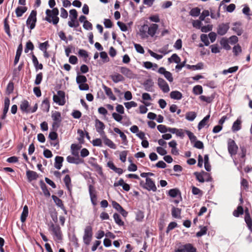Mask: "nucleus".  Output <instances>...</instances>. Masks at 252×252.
<instances>
[{
    "mask_svg": "<svg viewBox=\"0 0 252 252\" xmlns=\"http://www.w3.org/2000/svg\"><path fill=\"white\" fill-rule=\"evenodd\" d=\"M158 26L157 24H151L149 26L144 24L139 29V35L141 38L147 39L149 36L154 37L158 31Z\"/></svg>",
    "mask_w": 252,
    "mask_h": 252,
    "instance_id": "nucleus-1",
    "label": "nucleus"
},
{
    "mask_svg": "<svg viewBox=\"0 0 252 252\" xmlns=\"http://www.w3.org/2000/svg\"><path fill=\"white\" fill-rule=\"evenodd\" d=\"M52 10L47 9L46 10V17L45 20L50 23H52L54 25H57L59 22V11L58 8H52Z\"/></svg>",
    "mask_w": 252,
    "mask_h": 252,
    "instance_id": "nucleus-2",
    "label": "nucleus"
},
{
    "mask_svg": "<svg viewBox=\"0 0 252 252\" xmlns=\"http://www.w3.org/2000/svg\"><path fill=\"white\" fill-rule=\"evenodd\" d=\"M49 230L51 231L55 241H59L63 239V234L61 228L59 225L55 224L53 222H51L49 224Z\"/></svg>",
    "mask_w": 252,
    "mask_h": 252,
    "instance_id": "nucleus-3",
    "label": "nucleus"
},
{
    "mask_svg": "<svg viewBox=\"0 0 252 252\" xmlns=\"http://www.w3.org/2000/svg\"><path fill=\"white\" fill-rule=\"evenodd\" d=\"M38 108V105L35 103L33 108L30 107L29 102L27 100H24L21 102L20 109L23 113H32L35 112Z\"/></svg>",
    "mask_w": 252,
    "mask_h": 252,
    "instance_id": "nucleus-4",
    "label": "nucleus"
},
{
    "mask_svg": "<svg viewBox=\"0 0 252 252\" xmlns=\"http://www.w3.org/2000/svg\"><path fill=\"white\" fill-rule=\"evenodd\" d=\"M93 228L91 225L86 226L83 236V241L86 245H89L93 237Z\"/></svg>",
    "mask_w": 252,
    "mask_h": 252,
    "instance_id": "nucleus-5",
    "label": "nucleus"
},
{
    "mask_svg": "<svg viewBox=\"0 0 252 252\" xmlns=\"http://www.w3.org/2000/svg\"><path fill=\"white\" fill-rule=\"evenodd\" d=\"M36 14L37 12L35 10H32L29 16L28 17L26 24L28 26H29V28L30 30L33 29L36 25L37 19H36Z\"/></svg>",
    "mask_w": 252,
    "mask_h": 252,
    "instance_id": "nucleus-6",
    "label": "nucleus"
},
{
    "mask_svg": "<svg viewBox=\"0 0 252 252\" xmlns=\"http://www.w3.org/2000/svg\"><path fill=\"white\" fill-rule=\"evenodd\" d=\"M51 117L53 120V128L57 130L59 127L62 122L61 114L60 112L55 111L52 114Z\"/></svg>",
    "mask_w": 252,
    "mask_h": 252,
    "instance_id": "nucleus-7",
    "label": "nucleus"
},
{
    "mask_svg": "<svg viewBox=\"0 0 252 252\" xmlns=\"http://www.w3.org/2000/svg\"><path fill=\"white\" fill-rule=\"evenodd\" d=\"M53 101L59 105H63L65 103V93L63 91H59L57 95L54 94L53 97Z\"/></svg>",
    "mask_w": 252,
    "mask_h": 252,
    "instance_id": "nucleus-8",
    "label": "nucleus"
},
{
    "mask_svg": "<svg viewBox=\"0 0 252 252\" xmlns=\"http://www.w3.org/2000/svg\"><path fill=\"white\" fill-rule=\"evenodd\" d=\"M238 147L234 140L229 139L228 140V151L229 153L232 155H235L237 153Z\"/></svg>",
    "mask_w": 252,
    "mask_h": 252,
    "instance_id": "nucleus-9",
    "label": "nucleus"
},
{
    "mask_svg": "<svg viewBox=\"0 0 252 252\" xmlns=\"http://www.w3.org/2000/svg\"><path fill=\"white\" fill-rule=\"evenodd\" d=\"M229 29V24L228 23H221L217 27V33L220 35L225 34Z\"/></svg>",
    "mask_w": 252,
    "mask_h": 252,
    "instance_id": "nucleus-10",
    "label": "nucleus"
},
{
    "mask_svg": "<svg viewBox=\"0 0 252 252\" xmlns=\"http://www.w3.org/2000/svg\"><path fill=\"white\" fill-rule=\"evenodd\" d=\"M175 252H197L196 249L191 244L188 243L183 245L181 249H178Z\"/></svg>",
    "mask_w": 252,
    "mask_h": 252,
    "instance_id": "nucleus-11",
    "label": "nucleus"
},
{
    "mask_svg": "<svg viewBox=\"0 0 252 252\" xmlns=\"http://www.w3.org/2000/svg\"><path fill=\"white\" fill-rule=\"evenodd\" d=\"M120 71L122 74L129 79L134 78L135 74L130 69L125 66L119 67Z\"/></svg>",
    "mask_w": 252,
    "mask_h": 252,
    "instance_id": "nucleus-12",
    "label": "nucleus"
},
{
    "mask_svg": "<svg viewBox=\"0 0 252 252\" xmlns=\"http://www.w3.org/2000/svg\"><path fill=\"white\" fill-rule=\"evenodd\" d=\"M146 186H143V188L149 191L152 190L154 192L156 191L157 187L155 182L150 178H146Z\"/></svg>",
    "mask_w": 252,
    "mask_h": 252,
    "instance_id": "nucleus-13",
    "label": "nucleus"
},
{
    "mask_svg": "<svg viewBox=\"0 0 252 252\" xmlns=\"http://www.w3.org/2000/svg\"><path fill=\"white\" fill-rule=\"evenodd\" d=\"M89 194L92 203L93 205L95 206L97 204V196L96 194V191L94 187L90 185L89 186Z\"/></svg>",
    "mask_w": 252,
    "mask_h": 252,
    "instance_id": "nucleus-14",
    "label": "nucleus"
},
{
    "mask_svg": "<svg viewBox=\"0 0 252 252\" xmlns=\"http://www.w3.org/2000/svg\"><path fill=\"white\" fill-rule=\"evenodd\" d=\"M95 126L96 131L99 133L101 136L104 135L105 133L104 131L105 125L104 123L99 120L96 119L95 121Z\"/></svg>",
    "mask_w": 252,
    "mask_h": 252,
    "instance_id": "nucleus-15",
    "label": "nucleus"
},
{
    "mask_svg": "<svg viewBox=\"0 0 252 252\" xmlns=\"http://www.w3.org/2000/svg\"><path fill=\"white\" fill-rule=\"evenodd\" d=\"M158 84L163 92L168 93L169 91V87L163 79L159 78L158 80Z\"/></svg>",
    "mask_w": 252,
    "mask_h": 252,
    "instance_id": "nucleus-16",
    "label": "nucleus"
},
{
    "mask_svg": "<svg viewBox=\"0 0 252 252\" xmlns=\"http://www.w3.org/2000/svg\"><path fill=\"white\" fill-rule=\"evenodd\" d=\"M26 176L29 182L35 180L38 178V174L36 172L30 170H27Z\"/></svg>",
    "mask_w": 252,
    "mask_h": 252,
    "instance_id": "nucleus-17",
    "label": "nucleus"
},
{
    "mask_svg": "<svg viewBox=\"0 0 252 252\" xmlns=\"http://www.w3.org/2000/svg\"><path fill=\"white\" fill-rule=\"evenodd\" d=\"M145 90L148 92H153L154 82L151 79L146 80L143 83Z\"/></svg>",
    "mask_w": 252,
    "mask_h": 252,
    "instance_id": "nucleus-18",
    "label": "nucleus"
},
{
    "mask_svg": "<svg viewBox=\"0 0 252 252\" xmlns=\"http://www.w3.org/2000/svg\"><path fill=\"white\" fill-rule=\"evenodd\" d=\"M110 77L112 79V80L115 83H117L119 82H122L125 80L124 77L119 73H116L114 74L111 75L110 76Z\"/></svg>",
    "mask_w": 252,
    "mask_h": 252,
    "instance_id": "nucleus-19",
    "label": "nucleus"
},
{
    "mask_svg": "<svg viewBox=\"0 0 252 252\" xmlns=\"http://www.w3.org/2000/svg\"><path fill=\"white\" fill-rule=\"evenodd\" d=\"M101 137L103 140L104 143L106 145L108 146L110 148H112L113 149H115L116 148V145L113 143V142L112 140H111L110 139H109V138H108L107 137V136L106 135V134H104V135H103L101 136Z\"/></svg>",
    "mask_w": 252,
    "mask_h": 252,
    "instance_id": "nucleus-20",
    "label": "nucleus"
},
{
    "mask_svg": "<svg viewBox=\"0 0 252 252\" xmlns=\"http://www.w3.org/2000/svg\"><path fill=\"white\" fill-rule=\"evenodd\" d=\"M241 24L240 23H235L233 24V27H232V30L238 35H241L243 32V30L242 28L241 27Z\"/></svg>",
    "mask_w": 252,
    "mask_h": 252,
    "instance_id": "nucleus-21",
    "label": "nucleus"
},
{
    "mask_svg": "<svg viewBox=\"0 0 252 252\" xmlns=\"http://www.w3.org/2000/svg\"><path fill=\"white\" fill-rule=\"evenodd\" d=\"M63 158L61 156H57L55 159L54 166L57 169H60L63 165Z\"/></svg>",
    "mask_w": 252,
    "mask_h": 252,
    "instance_id": "nucleus-22",
    "label": "nucleus"
},
{
    "mask_svg": "<svg viewBox=\"0 0 252 252\" xmlns=\"http://www.w3.org/2000/svg\"><path fill=\"white\" fill-rule=\"evenodd\" d=\"M66 160L70 163L79 164L83 162V160L79 157L74 158V157L68 156L66 158Z\"/></svg>",
    "mask_w": 252,
    "mask_h": 252,
    "instance_id": "nucleus-23",
    "label": "nucleus"
},
{
    "mask_svg": "<svg viewBox=\"0 0 252 252\" xmlns=\"http://www.w3.org/2000/svg\"><path fill=\"white\" fill-rule=\"evenodd\" d=\"M52 198L56 204L64 211L65 213H66L63 201L55 195H53L52 196Z\"/></svg>",
    "mask_w": 252,
    "mask_h": 252,
    "instance_id": "nucleus-24",
    "label": "nucleus"
},
{
    "mask_svg": "<svg viewBox=\"0 0 252 252\" xmlns=\"http://www.w3.org/2000/svg\"><path fill=\"white\" fill-rule=\"evenodd\" d=\"M103 88L105 91L106 94L109 97L110 99L113 100H115L116 99V97L113 94L111 88L105 85H103Z\"/></svg>",
    "mask_w": 252,
    "mask_h": 252,
    "instance_id": "nucleus-25",
    "label": "nucleus"
},
{
    "mask_svg": "<svg viewBox=\"0 0 252 252\" xmlns=\"http://www.w3.org/2000/svg\"><path fill=\"white\" fill-rule=\"evenodd\" d=\"M39 185L40 188L43 192L44 195L46 197H49L50 196V193L47 189V187L45 183L43 180H40L39 182Z\"/></svg>",
    "mask_w": 252,
    "mask_h": 252,
    "instance_id": "nucleus-26",
    "label": "nucleus"
},
{
    "mask_svg": "<svg viewBox=\"0 0 252 252\" xmlns=\"http://www.w3.org/2000/svg\"><path fill=\"white\" fill-rule=\"evenodd\" d=\"M81 146L78 144H72L71 145V150L72 154L77 157H79V150L80 149Z\"/></svg>",
    "mask_w": 252,
    "mask_h": 252,
    "instance_id": "nucleus-27",
    "label": "nucleus"
},
{
    "mask_svg": "<svg viewBox=\"0 0 252 252\" xmlns=\"http://www.w3.org/2000/svg\"><path fill=\"white\" fill-rule=\"evenodd\" d=\"M29 215V209L27 205L24 206L21 214L20 220L22 222H25Z\"/></svg>",
    "mask_w": 252,
    "mask_h": 252,
    "instance_id": "nucleus-28",
    "label": "nucleus"
},
{
    "mask_svg": "<svg viewBox=\"0 0 252 252\" xmlns=\"http://www.w3.org/2000/svg\"><path fill=\"white\" fill-rule=\"evenodd\" d=\"M32 61L33 64L36 70L37 69H43V65L42 63H39L37 58L36 56L32 54Z\"/></svg>",
    "mask_w": 252,
    "mask_h": 252,
    "instance_id": "nucleus-29",
    "label": "nucleus"
},
{
    "mask_svg": "<svg viewBox=\"0 0 252 252\" xmlns=\"http://www.w3.org/2000/svg\"><path fill=\"white\" fill-rule=\"evenodd\" d=\"M186 66L189 69H192V70H199V69H202L203 68L204 64H203V63L200 62V63H198L196 65L187 64L186 65Z\"/></svg>",
    "mask_w": 252,
    "mask_h": 252,
    "instance_id": "nucleus-30",
    "label": "nucleus"
},
{
    "mask_svg": "<svg viewBox=\"0 0 252 252\" xmlns=\"http://www.w3.org/2000/svg\"><path fill=\"white\" fill-rule=\"evenodd\" d=\"M63 182L65 184V185L68 190V191L71 192V181L70 177L69 175H66L65 177L63 179Z\"/></svg>",
    "mask_w": 252,
    "mask_h": 252,
    "instance_id": "nucleus-31",
    "label": "nucleus"
},
{
    "mask_svg": "<svg viewBox=\"0 0 252 252\" xmlns=\"http://www.w3.org/2000/svg\"><path fill=\"white\" fill-rule=\"evenodd\" d=\"M181 210L178 208L173 207L171 210V214L174 218H181Z\"/></svg>",
    "mask_w": 252,
    "mask_h": 252,
    "instance_id": "nucleus-32",
    "label": "nucleus"
},
{
    "mask_svg": "<svg viewBox=\"0 0 252 252\" xmlns=\"http://www.w3.org/2000/svg\"><path fill=\"white\" fill-rule=\"evenodd\" d=\"M28 8L26 6H18L16 8L15 10V13L17 17H19L23 15V14L25 13Z\"/></svg>",
    "mask_w": 252,
    "mask_h": 252,
    "instance_id": "nucleus-33",
    "label": "nucleus"
},
{
    "mask_svg": "<svg viewBox=\"0 0 252 252\" xmlns=\"http://www.w3.org/2000/svg\"><path fill=\"white\" fill-rule=\"evenodd\" d=\"M50 107L49 99L48 98H45L41 104L42 110L44 111L48 112Z\"/></svg>",
    "mask_w": 252,
    "mask_h": 252,
    "instance_id": "nucleus-34",
    "label": "nucleus"
},
{
    "mask_svg": "<svg viewBox=\"0 0 252 252\" xmlns=\"http://www.w3.org/2000/svg\"><path fill=\"white\" fill-rule=\"evenodd\" d=\"M4 30L7 35L9 37H11V34L10 32V26L8 24V16L4 19Z\"/></svg>",
    "mask_w": 252,
    "mask_h": 252,
    "instance_id": "nucleus-35",
    "label": "nucleus"
},
{
    "mask_svg": "<svg viewBox=\"0 0 252 252\" xmlns=\"http://www.w3.org/2000/svg\"><path fill=\"white\" fill-rule=\"evenodd\" d=\"M241 121L239 119H237L236 121H235L232 126V130L233 132H236L239 130L241 128Z\"/></svg>",
    "mask_w": 252,
    "mask_h": 252,
    "instance_id": "nucleus-36",
    "label": "nucleus"
},
{
    "mask_svg": "<svg viewBox=\"0 0 252 252\" xmlns=\"http://www.w3.org/2000/svg\"><path fill=\"white\" fill-rule=\"evenodd\" d=\"M220 44L226 50H229L231 49V47L228 44V39L226 38H222L220 41Z\"/></svg>",
    "mask_w": 252,
    "mask_h": 252,
    "instance_id": "nucleus-37",
    "label": "nucleus"
},
{
    "mask_svg": "<svg viewBox=\"0 0 252 252\" xmlns=\"http://www.w3.org/2000/svg\"><path fill=\"white\" fill-rule=\"evenodd\" d=\"M170 95L172 98L177 100L181 99L183 96L182 93L177 91L171 92Z\"/></svg>",
    "mask_w": 252,
    "mask_h": 252,
    "instance_id": "nucleus-38",
    "label": "nucleus"
},
{
    "mask_svg": "<svg viewBox=\"0 0 252 252\" xmlns=\"http://www.w3.org/2000/svg\"><path fill=\"white\" fill-rule=\"evenodd\" d=\"M210 117V115H207L199 123L198 125V128L199 130L201 129L205 126L207 124V122L209 120Z\"/></svg>",
    "mask_w": 252,
    "mask_h": 252,
    "instance_id": "nucleus-39",
    "label": "nucleus"
},
{
    "mask_svg": "<svg viewBox=\"0 0 252 252\" xmlns=\"http://www.w3.org/2000/svg\"><path fill=\"white\" fill-rule=\"evenodd\" d=\"M244 210L242 206H238L237 209L233 212V215L235 217H239L244 214Z\"/></svg>",
    "mask_w": 252,
    "mask_h": 252,
    "instance_id": "nucleus-40",
    "label": "nucleus"
},
{
    "mask_svg": "<svg viewBox=\"0 0 252 252\" xmlns=\"http://www.w3.org/2000/svg\"><path fill=\"white\" fill-rule=\"evenodd\" d=\"M76 81V83L79 85L84 83H86L87 81V79L85 76L83 75H80L78 73Z\"/></svg>",
    "mask_w": 252,
    "mask_h": 252,
    "instance_id": "nucleus-41",
    "label": "nucleus"
},
{
    "mask_svg": "<svg viewBox=\"0 0 252 252\" xmlns=\"http://www.w3.org/2000/svg\"><path fill=\"white\" fill-rule=\"evenodd\" d=\"M244 220L249 230L252 232V219L251 216H245Z\"/></svg>",
    "mask_w": 252,
    "mask_h": 252,
    "instance_id": "nucleus-42",
    "label": "nucleus"
},
{
    "mask_svg": "<svg viewBox=\"0 0 252 252\" xmlns=\"http://www.w3.org/2000/svg\"><path fill=\"white\" fill-rule=\"evenodd\" d=\"M196 117V113L193 111L188 112L186 114V119L189 121H193Z\"/></svg>",
    "mask_w": 252,
    "mask_h": 252,
    "instance_id": "nucleus-43",
    "label": "nucleus"
},
{
    "mask_svg": "<svg viewBox=\"0 0 252 252\" xmlns=\"http://www.w3.org/2000/svg\"><path fill=\"white\" fill-rule=\"evenodd\" d=\"M113 218L115 222L119 226H123L124 225V222L121 219L120 216L117 213H114Z\"/></svg>",
    "mask_w": 252,
    "mask_h": 252,
    "instance_id": "nucleus-44",
    "label": "nucleus"
},
{
    "mask_svg": "<svg viewBox=\"0 0 252 252\" xmlns=\"http://www.w3.org/2000/svg\"><path fill=\"white\" fill-rule=\"evenodd\" d=\"M199 98L201 100L204 101V102H206L208 103H211L213 101V100L215 98V96L213 95H212L210 96H206L205 95H201V96H200Z\"/></svg>",
    "mask_w": 252,
    "mask_h": 252,
    "instance_id": "nucleus-45",
    "label": "nucleus"
},
{
    "mask_svg": "<svg viewBox=\"0 0 252 252\" xmlns=\"http://www.w3.org/2000/svg\"><path fill=\"white\" fill-rule=\"evenodd\" d=\"M34 49V45L32 42L30 40L26 43L24 51L26 53H28L30 50L32 51Z\"/></svg>",
    "mask_w": 252,
    "mask_h": 252,
    "instance_id": "nucleus-46",
    "label": "nucleus"
},
{
    "mask_svg": "<svg viewBox=\"0 0 252 252\" xmlns=\"http://www.w3.org/2000/svg\"><path fill=\"white\" fill-rule=\"evenodd\" d=\"M194 175L195 176L196 180L199 182L204 183L205 182L204 176L202 171L200 173L195 172L194 173Z\"/></svg>",
    "mask_w": 252,
    "mask_h": 252,
    "instance_id": "nucleus-47",
    "label": "nucleus"
},
{
    "mask_svg": "<svg viewBox=\"0 0 252 252\" xmlns=\"http://www.w3.org/2000/svg\"><path fill=\"white\" fill-rule=\"evenodd\" d=\"M168 61L170 63L174 62L175 63H179L181 61V59L176 54H173L170 58H168Z\"/></svg>",
    "mask_w": 252,
    "mask_h": 252,
    "instance_id": "nucleus-48",
    "label": "nucleus"
},
{
    "mask_svg": "<svg viewBox=\"0 0 252 252\" xmlns=\"http://www.w3.org/2000/svg\"><path fill=\"white\" fill-rule=\"evenodd\" d=\"M200 13V9L198 7H195L192 8L189 12L190 15L193 17H197L199 16Z\"/></svg>",
    "mask_w": 252,
    "mask_h": 252,
    "instance_id": "nucleus-49",
    "label": "nucleus"
},
{
    "mask_svg": "<svg viewBox=\"0 0 252 252\" xmlns=\"http://www.w3.org/2000/svg\"><path fill=\"white\" fill-rule=\"evenodd\" d=\"M241 186L244 190L247 191L249 189V185L248 181L244 178H242L241 181Z\"/></svg>",
    "mask_w": 252,
    "mask_h": 252,
    "instance_id": "nucleus-50",
    "label": "nucleus"
},
{
    "mask_svg": "<svg viewBox=\"0 0 252 252\" xmlns=\"http://www.w3.org/2000/svg\"><path fill=\"white\" fill-rule=\"evenodd\" d=\"M193 92L195 94H200L203 93V89L201 86L196 85L193 88Z\"/></svg>",
    "mask_w": 252,
    "mask_h": 252,
    "instance_id": "nucleus-51",
    "label": "nucleus"
},
{
    "mask_svg": "<svg viewBox=\"0 0 252 252\" xmlns=\"http://www.w3.org/2000/svg\"><path fill=\"white\" fill-rule=\"evenodd\" d=\"M233 52L236 56L242 52V48L239 44H237L233 47Z\"/></svg>",
    "mask_w": 252,
    "mask_h": 252,
    "instance_id": "nucleus-52",
    "label": "nucleus"
},
{
    "mask_svg": "<svg viewBox=\"0 0 252 252\" xmlns=\"http://www.w3.org/2000/svg\"><path fill=\"white\" fill-rule=\"evenodd\" d=\"M77 133L79 135V137L78 138V140L80 143H83L85 133L80 129H78Z\"/></svg>",
    "mask_w": 252,
    "mask_h": 252,
    "instance_id": "nucleus-53",
    "label": "nucleus"
},
{
    "mask_svg": "<svg viewBox=\"0 0 252 252\" xmlns=\"http://www.w3.org/2000/svg\"><path fill=\"white\" fill-rule=\"evenodd\" d=\"M43 79V73L42 72H39L38 73L35 78V80L34 81V84L36 85H39Z\"/></svg>",
    "mask_w": 252,
    "mask_h": 252,
    "instance_id": "nucleus-54",
    "label": "nucleus"
},
{
    "mask_svg": "<svg viewBox=\"0 0 252 252\" xmlns=\"http://www.w3.org/2000/svg\"><path fill=\"white\" fill-rule=\"evenodd\" d=\"M49 47V44L48 41H46L43 43H41L39 45V48L42 51H45L47 48Z\"/></svg>",
    "mask_w": 252,
    "mask_h": 252,
    "instance_id": "nucleus-55",
    "label": "nucleus"
},
{
    "mask_svg": "<svg viewBox=\"0 0 252 252\" xmlns=\"http://www.w3.org/2000/svg\"><path fill=\"white\" fill-rule=\"evenodd\" d=\"M200 39L201 41L204 43L205 46H208L210 44V42L207 34H202L200 36Z\"/></svg>",
    "mask_w": 252,
    "mask_h": 252,
    "instance_id": "nucleus-56",
    "label": "nucleus"
},
{
    "mask_svg": "<svg viewBox=\"0 0 252 252\" xmlns=\"http://www.w3.org/2000/svg\"><path fill=\"white\" fill-rule=\"evenodd\" d=\"M177 226V223L176 222L173 221L171 222L168 225L166 232L168 233L169 231L174 229L175 227Z\"/></svg>",
    "mask_w": 252,
    "mask_h": 252,
    "instance_id": "nucleus-57",
    "label": "nucleus"
},
{
    "mask_svg": "<svg viewBox=\"0 0 252 252\" xmlns=\"http://www.w3.org/2000/svg\"><path fill=\"white\" fill-rule=\"evenodd\" d=\"M127 153V151H123L121 152L120 154V159L123 162H126Z\"/></svg>",
    "mask_w": 252,
    "mask_h": 252,
    "instance_id": "nucleus-58",
    "label": "nucleus"
},
{
    "mask_svg": "<svg viewBox=\"0 0 252 252\" xmlns=\"http://www.w3.org/2000/svg\"><path fill=\"white\" fill-rule=\"evenodd\" d=\"M179 192V190L177 189H171L169 190L168 194L172 197H176L178 195Z\"/></svg>",
    "mask_w": 252,
    "mask_h": 252,
    "instance_id": "nucleus-59",
    "label": "nucleus"
},
{
    "mask_svg": "<svg viewBox=\"0 0 252 252\" xmlns=\"http://www.w3.org/2000/svg\"><path fill=\"white\" fill-rule=\"evenodd\" d=\"M144 213L140 210H138L136 214V219L137 220L141 221L144 218Z\"/></svg>",
    "mask_w": 252,
    "mask_h": 252,
    "instance_id": "nucleus-60",
    "label": "nucleus"
},
{
    "mask_svg": "<svg viewBox=\"0 0 252 252\" xmlns=\"http://www.w3.org/2000/svg\"><path fill=\"white\" fill-rule=\"evenodd\" d=\"M14 90V83L12 82H9L7 86L6 92L8 94H11Z\"/></svg>",
    "mask_w": 252,
    "mask_h": 252,
    "instance_id": "nucleus-61",
    "label": "nucleus"
},
{
    "mask_svg": "<svg viewBox=\"0 0 252 252\" xmlns=\"http://www.w3.org/2000/svg\"><path fill=\"white\" fill-rule=\"evenodd\" d=\"M83 27L87 30H92L93 29V25L88 20L84 21Z\"/></svg>",
    "mask_w": 252,
    "mask_h": 252,
    "instance_id": "nucleus-62",
    "label": "nucleus"
},
{
    "mask_svg": "<svg viewBox=\"0 0 252 252\" xmlns=\"http://www.w3.org/2000/svg\"><path fill=\"white\" fill-rule=\"evenodd\" d=\"M134 47L136 51L140 54H144L145 51L143 47L139 44L134 43Z\"/></svg>",
    "mask_w": 252,
    "mask_h": 252,
    "instance_id": "nucleus-63",
    "label": "nucleus"
},
{
    "mask_svg": "<svg viewBox=\"0 0 252 252\" xmlns=\"http://www.w3.org/2000/svg\"><path fill=\"white\" fill-rule=\"evenodd\" d=\"M124 105L127 109H129L133 107H136L137 106V104L135 102L133 101H130V102H125L124 103Z\"/></svg>",
    "mask_w": 252,
    "mask_h": 252,
    "instance_id": "nucleus-64",
    "label": "nucleus"
}]
</instances>
